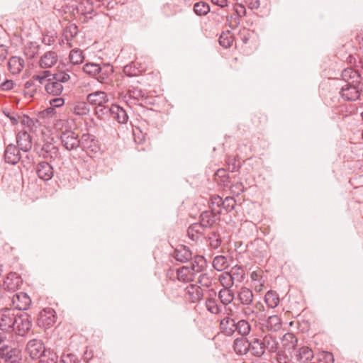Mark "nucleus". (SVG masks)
I'll list each match as a JSON object with an SVG mask.
<instances>
[{"label":"nucleus","instance_id":"nucleus-1","mask_svg":"<svg viewBox=\"0 0 363 363\" xmlns=\"http://www.w3.org/2000/svg\"><path fill=\"white\" fill-rule=\"evenodd\" d=\"M16 314L14 308H4L0 310V330L13 333Z\"/></svg>","mask_w":363,"mask_h":363},{"label":"nucleus","instance_id":"nucleus-2","mask_svg":"<svg viewBox=\"0 0 363 363\" xmlns=\"http://www.w3.org/2000/svg\"><path fill=\"white\" fill-rule=\"evenodd\" d=\"M14 320L13 332L17 335L23 336L30 330L32 325L31 318L27 313L17 312Z\"/></svg>","mask_w":363,"mask_h":363},{"label":"nucleus","instance_id":"nucleus-3","mask_svg":"<svg viewBox=\"0 0 363 363\" xmlns=\"http://www.w3.org/2000/svg\"><path fill=\"white\" fill-rule=\"evenodd\" d=\"M359 84L357 81H352L342 86L340 91L341 97L347 101H354L359 99Z\"/></svg>","mask_w":363,"mask_h":363},{"label":"nucleus","instance_id":"nucleus-4","mask_svg":"<svg viewBox=\"0 0 363 363\" xmlns=\"http://www.w3.org/2000/svg\"><path fill=\"white\" fill-rule=\"evenodd\" d=\"M56 319L55 310L51 308H46L39 313L36 323L40 328H49L54 325Z\"/></svg>","mask_w":363,"mask_h":363},{"label":"nucleus","instance_id":"nucleus-5","mask_svg":"<svg viewBox=\"0 0 363 363\" xmlns=\"http://www.w3.org/2000/svg\"><path fill=\"white\" fill-rule=\"evenodd\" d=\"M60 140L63 147L69 151L77 150L80 146V138L71 130L63 131L60 135Z\"/></svg>","mask_w":363,"mask_h":363},{"label":"nucleus","instance_id":"nucleus-6","mask_svg":"<svg viewBox=\"0 0 363 363\" xmlns=\"http://www.w3.org/2000/svg\"><path fill=\"white\" fill-rule=\"evenodd\" d=\"M37 154L39 157L52 162L56 158L60 157V152L58 147L52 143H45L38 151Z\"/></svg>","mask_w":363,"mask_h":363},{"label":"nucleus","instance_id":"nucleus-7","mask_svg":"<svg viewBox=\"0 0 363 363\" xmlns=\"http://www.w3.org/2000/svg\"><path fill=\"white\" fill-rule=\"evenodd\" d=\"M229 324H231L232 327L235 328L238 333L242 336L247 335L251 330L250 323L245 320H240L238 323H235L234 319L227 317L223 318L220 322V325L223 328Z\"/></svg>","mask_w":363,"mask_h":363},{"label":"nucleus","instance_id":"nucleus-8","mask_svg":"<svg viewBox=\"0 0 363 363\" xmlns=\"http://www.w3.org/2000/svg\"><path fill=\"white\" fill-rule=\"evenodd\" d=\"M46 349L43 342L37 339L29 340L26 347V352L33 359H37L38 357H41Z\"/></svg>","mask_w":363,"mask_h":363},{"label":"nucleus","instance_id":"nucleus-9","mask_svg":"<svg viewBox=\"0 0 363 363\" xmlns=\"http://www.w3.org/2000/svg\"><path fill=\"white\" fill-rule=\"evenodd\" d=\"M79 147L87 153H96L100 150L98 140L96 139L95 136L89 133L83 134L81 137Z\"/></svg>","mask_w":363,"mask_h":363},{"label":"nucleus","instance_id":"nucleus-10","mask_svg":"<svg viewBox=\"0 0 363 363\" xmlns=\"http://www.w3.org/2000/svg\"><path fill=\"white\" fill-rule=\"evenodd\" d=\"M245 272L242 266L236 265L233 267L230 272H225L220 277L222 282L223 279L229 278L228 285L232 286L235 281L242 282L245 279Z\"/></svg>","mask_w":363,"mask_h":363},{"label":"nucleus","instance_id":"nucleus-11","mask_svg":"<svg viewBox=\"0 0 363 363\" xmlns=\"http://www.w3.org/2000/svg\"><path fill=\"white\" fill-rule=\"evenodd\" d=\"M221 211H204L199 216V221L205 228H212L217 221H220Z\"/></svg>","mask_w":363,"mask_h":363},{"label":"nucleus","instance_id":"nucleus-12","mask_svg":"<svg viewBox=\"0 0 363 363\" xmlns=\"http://www.w3.org/2000/svg\"><path fill=\"white\" fill-rule=\"evenodd\" d=\"M35 169L38 177L43 181L50 180L54 174L53 167L47 160L38 162Z\"/></svg>","mask_w":363,"mask_h":363},{"label":"nucleus","instance_id":"nucleus-13","mask_svg":"<svg viewBox=\"0 0 363 363\" xmlns=\"http://www.w3.org/2000/svg\"><path fill=\"white\" fill-rule=\"evenodd\" d=\"M20 150H21L13 144L8 145L4 153L5 162L12 165L16 164L21 158Z\"/></svg>","mask_w":363,"mask_h":363},{"label":"nucleus","instance_id":"nucleus-14","mask_svg":"<svg viewBox=\"0 0 363 363\" xmlns=\"http://www.w3.org/2000/svg\"><path fill=\"white\" fill-rule=\"evenodd\" d=\"M23 283L21 277L16 272H10L7 274L4 281V289L8 291H15Z\"/></svg>","mask_w":363,"mask_h":363},{"label":"nucleus","instance_id":"nucleus-15","mask_svg":"<svg viewBox=\"0 0 363 363\" xmlns=\"http://www.w3.org/2000/svg\"><path fill=\"white\" fill-rule=\"evenodd\" d=\"M12 303L18 311L26 310L31 303V300L26 293L16 294L12 297Z\"/></svg>","mask_w":363,"mask_h":363},{"label":"nucleus","instance_id":"nucleus-16","mask_svg":"<svg viewBox=\"0 0 363 363\" xmlns=\"http://www.w3.org/2000/svg\"><path fill=\"white\" fill-rule=\"evenodd\" d=\"M172 256L177 261L182 263H186L192 259V252L189 247L183 245L174 249Z\"/></svg>","mask_w":363,"mask_h":363},{"label":"nucleus","instance_id":"nucleus-17","mask_svg":"<svg viewBox=\"0 0 363 363\" xmlns=\"http://www.w3.org/2000/svg\"><path fill=\"white\" fill-rule=\"evenodd\" d=\"M359 67V65H356L355 68L347 67L344 69L341 73L342 79L345 81L347 84L352 81H357L358 82H360L362 77Z\"/></svg>","mask_w":363,"mask_h":363},{"label":"nucleus","instance_id":"nucleus-18","mask_svg":"<svg viewBox=\"0 0 363 363\" xmlns=\"http://www.w3.org/2000/svg\"><path fill=\"white\" fill-rule=\"evenodd\" d=\"M17 147L22 151L27 152L32 147V138L26 131H21L16 135Z\"/></svg>","mask_w":363,"mask_h":363},{"label":"nucleus","instance_id":"nucleus-19","mask_svg":"<svg viewBox=\"0 0 363 363\" xmlns=\"http://www.w3.org/2000/svg\"><path fill=\"white\" fill-rule=\"evenodd\" d=\"M249 352L251 355L258 358H261L265 354L266 352L262 339L253 337L250 340Z\"/></svg>","mask_w":363,"mask_h":363},{"label":"nucleus","instance_id":"nucleus-20","mask_svg":"<svg viewBox=\"0 0 363 363\" xmlns=\"http://www.w3.org/2000/svg\"><path fill=\"white\" fill-rule=\"evenodd\" d=\"M185 291L192 303L199 301L203 296V289L197 284H189L185 289Z\"/></svg>","mask_w":363,"mask_h":363},{"label":"nucleus","instance_id":"nucleus-21","mask_svg":"<svg viewBox=\"0 0 363 363\" xmlns=\"http://www.w3.org/2000/svg\"><path fill=\"white\" fill-rule=\"evenodd\" d=\"M313 357V352L307 346L301 347L296 351L294 360L297 363H306Z\"/></svg>","mask_w":363,"mask_h":363},{"label":"nucleus","instance_id":"nucleus-22","mask_svg":"<svg viewBox=\"0 0 363 363\" xmlns=\"http://www.w3.org/2000/svg\"><path fill=\"white\" fill-rule=\"evenodd\" d=\"M86 100L90 104L95 105L96 106L104 104L108 101L107 94L101 91L89 94L86 96Z\"/></svg>","mask_w":363,"mask_h":363},{"label":"nucleus","instance_id":"nucleus-23","mask_svg":"<svg viewBox=\"0 0 363 363\" xmlns=\"http://www.w3.org/2000/svg\"><path fill=\"white\" fill-rule=\"evenodd\" d=\"M250 340L240 337L236 338L233 342V349L236 354L244 355L249 352Z\"/></svg>","mask_w":363,"mask_h":363},{"label":"nucleus","instance_id":"nucleus-24","mask_svg":"<svg viewBox=\"0 0 363 363\" xmlns=\"http://www.w3.org/2000/svg\"><path fill=\"white\" fill-rule=\"evenodd\" d=\"M77 12L82 14L85 18L91 19V15L94 11V1L92 0H82L77 8Z\"/></svg>","mask_w":363,"mask_h":363},{"label":"nucleus","instance_id":"nucleus-25","mask_svg":"<svg viewBox=\"0 0 363 363\" xmlns=\"http://www.w3.org/2000/svg\"><path fill=\"white\" fill-rule=\"evenodd\" d=\"M265 352L274 353L279 349V343L277 338L271 335H266L262 339Z\"/></svg>","mask_w":363,"mask_h":363},{"label":"nucleus","instance_id":"nucleus-26","mask_svg":"<svg viewBox=\"0 0 363 363\" xmlns=\"http://www.w3.org/2000/svg\"><path fill=\"white\" fill-rule=\"evenodd\" d=\"M119 123H126L128 120V116L126 111L120 106L112 104V113L111 116Z\"/></svg>","mask_w":363,"mask_h":363},{"label":"nucleus","instance_id":"nucleus-27","mask_svg":"<svg viewBox=\"0 0 363 363\" xmlns=\"http://www.w3.org/2000/svg\"><path fill=\"white\" fill-rule=\"evenodd\" d=\"M8 67L12 74H18L24 67V60L20 57L13 56L8 62Z\"/></svg>","mask_w":363,"mask_h":363},{"label":"nucleus","instance_id":"nucleus-28","mask_svg":"<svg viewBox=\"0 0 363 363\" xmlns=\"http://www.w3.org/2000/svg\"><path fill=\"white\" fill-rule=\"evenodd\" d=\"M57 61V55L53 51L45 52L40 58V66L42 68L51 67Z\"/></svg>","mask_w":363,"mask_h":363},{"label":"nucleus","instance_id":"nucleus-29","mask_svg":"<svg viewBox=\"0 0 363 363\" xmlns=\"http://www.w3.org/2000/svg\"><path fill=\"white\" fill-rule=\"evenodd\" d=\"M191 267L187 266L178 268L176 270L177 279L184 283L193 281L194 274L191 273Z\"/></svg>","mask_w":363,"mask_h":363},{"label":"nucleus","instance_id":"nucleus-30","mask_svg":"<svg viewBox=\"0 0 363 363\" xmlns=\"http://www.w3.org/2000/svg\"><path fill=\"white\" fill-rule=\"evenodd\" d=\"M45 89L48 94L59 96L63 90V86L62 84L55 82L50 78L48 79V82L45 86Z\"/></svg>","mask_w":363,"mask_h":363},{"label":"nucleus","instance_id":"nucleus-31","mask_svg":"<svg viewBox=\"0 0 363 363\" xmlns=\"http://www.w3.org/2000/svg\"><path fill=\"white\" fill-rule=\"evenodd\" d=\"M204 226L201 225V222L192 223L187 229V235L192 240H196L199 235H202L205 231Z\"/></svg>","mask_w":363,"mask_h":363},{"label":"nucleus","instance_id":"nucleus-32","mask_svg":"<svg viewBox=\"0 0 363 363\" xmlns=\"http://www.w3.org/2000/svg\"><path fill=\"white\" fill-rule=\"evenodd\" d=\"M191 269L195 272H203L207 267V261L203 256L196 255L192 258Z\"/></svg>","mask_w":363,"mask_h":363},{"label":"nucleus","instance_id":"nucleus-33","mask_svg":"<svg viewBox=\"0 0 363 363\" xmlns=\"http://www.w3.org/2000/svg\"><path fill=\"white\" fill-rule=\"evenodd\" d=\"M231 286L226 284V286L220 289L218 293V298L223 305L230 303L234 299V293L230 289Z\"/></svg>","mask_w":363,"mask_h":363},{"label":"nucleus","instance_id":"nucleus-34","mask_svg":"<svg viewBox=\"0 0 363 363\" xmlns=\"http://www.w3.org/2000/svg\"><path fill=\"white\" fill-rule=\"evenodd\" d=\"M238 299L243 305H250L253 300V293L250 289L242 287L238 292Z\"/></svg>","mask_w":363,"mask_h":363},{"label":"nucleus","instance_id":"nucleus-35","mask_svg":"<svg viewBox=\"0 0 363 363\" xmlns=\"http://www.w3.org/2000/svg\"><path fill=\"white\" fill-rule=\"evenodd\" d=\"M128 97L130 99L137 101H145L149 99V96L146 95L145 91L135 87H130L128 91Z\"/></svg>","mask_w":363,"mask_h":363},{"label":"nucleus","instance_id":"nucleus-36","mask_svg":"<svg viewBox=\"0 0 363 363\" xmlns=\"http://www.w3.org/2000/svg\"><path fill=\"white\" fill-rule=\"evenodd\" d=\"M280 299L278 294L273 290L268 291L264 296V302L270 308H274L279 303Z\"/></svg>","mask_w":363,"mask_h":363},{"label":"nucleus","instance_id":"nucleus-37","mask_svg":"<svg viewBox=\"0 0 363 363\" xmlns=\"http://www.w3.org/2000/svg\"><path fill=\"white\" fill-rule=\"evenodd\" d=\"M264 325L269 331H277L281 326V319L277 315H271L265 321Z\"/></svg>","mask_w":363,"mask_h":363},{"label":"nucleus","instance_id":"nucleus-38","mask_svg":"<svg viewBox=\"0 0 363 363\" xmlns=\"http://www.w3.org/2000/svg\"><path fill=\"white\" fill-rule=\"evenodd\" d=\"M58 357L56 353L50 348H47L38 359L39 363H55Z\"/></svg>","mask_w":363,"mask_h":363},{"label":"nucleus","instance_id":"nucleus-39","mask_svg":"<svg viewBox=\"0 0 363 363\" xmlns=\"http://www.w3.org/2000/svg\"><path fill=\"white\" fill-rule=\"evenodd\" d=\"M113 72V67L110 64H104L101 66L100 73L98 74V81L101 83H106V79Z\"/></svg>","mask_w":363,"mask_h":363},{"label":"nucleus","instance_id":"nucleus-40","mask_svg":"<svg viewBox=\"0 0 363 363\" xmlns=\"http://www.w3.org/2000/svg\"><path fill=\"white\" fill-rule=\"evenodd\" d=\"M233 40V34L230 31L227 30L220 34L219 38V44L225 48H228L232 45Z\"/></svg>","mask_w":363,"mask_h":363},{"label":"nucleus","instance_id":"nucleus-41","mask_svg":"<svg viewBox=\"0 0 363 363\" xmlns=\"http://www.w3.org/2000/svg\"><path fill=\"white\" fill-rule=\"evenodd\" d=\"M140 65L138 62H132L123 67V72L128 77L138 76L141 72Z\"/></svg>","mask_w":363,"mask_h":363},{"label":"nucleus","instance_id":"nucleus-42","mask_svg":"<svg viewBox=\"0 0 363 363\" xmlns=\"http://www.w3.org/2000/svg\"><path fill=\"white\" fill-rule=\"evenodd\" d=\"M69 59L72 64L79 65L83 62L84 56L79 49H73L70 51Z\"/></svg>","mask_w":363,"mask_h":363},{"label":"nucleus","instance_id":"nucleus-43","mask_svg":"<svg viewBox=\"0 0 363 363\" xmlns=\"http://www.w3.org/2000/svg\"><path fill=\"white\" fill-rule=\"evenodd\" d=\"M228 261L227 258L223 255L216 256L213 260V268L218 271H223V269L228 267Z\"/></svg>","mask_w":363,"mask_h":363},{"label":"nucleus","instance_id":"nucleus-44","mask_svg":"<svg viewBox=\"0 0 363 363\" xmlns=\"http://www.w3.org/2000/svg\"><path fill=\"white\" fill-rule=\"evenodd\" d=\"M194 11L197 16H206L210 11V6L204 1H199L194 4Z\"/></svg>","mask_w":363,"mask_h":363},{"label":"nucleus","instance_id":"nucleus-45","mask_svg":"<svg viewBox=\"0 0 363 363\" xmlns=\"http://www.w3.org/2000/svg\"><path fill=\"white\" fill-rule=\"evenodd\" d=\"M101 66L94 62L86 63L83 67V71L90 75L95 76L100 73Z\"/></svg>","mask_w":363,"mask_h":363},{"label":"nucleus","instance_id":"nucleus-46","mask_svg":"<svg viewBox=\"0 0 363 363\" xmlns=\"http://www.w3.org/2000/svg\"><path fill=\"white\" fill-rule=\"evenodd\" d=\"M215 179L218 183L223 184V186H228L229 183V175L225 169H219L215 174Z\"/></svg>","mask_w":363,"mask_h":363},{"label":"nucleus","instance_id":"nucleus-47","mask_svg":"<svg viewBox=\"0 0 363 363\" xmlns=\"http://www.w3.org/2000/svg\"><path fill=\"white\" fill-rule=\"evenodd\" d=\"M220 203L222 204L221 208L228 213L235 208L236 201L232 196H227L222 200Z\"/></svg>","mask_w":363,"mask_h":363},{"label":"nucleus","instance_id":"nucleus-48","mask_svg":"<svg viewBox=\"0 0 363 363\" xmlns=\"http://www.w3.org/2000/svg\"><path fill=\"white\" fill-rule=\"evenodd\" d=\"M207 310L213 314H218L221 311L220 307L217 304L216 299L208 298L206 301Z\"/></svg>","mask_w":363,"mask_h":363},{"label":"nucleus","instance_id":"nucleus-49","mask_svg":"<svg viewBox=\"0 0 363 363\" xmlns=\"http://www.w3.org/2000/svg\"><path fill=\"white\" fill-rule=\"evenodd\" d=\"M94 111H95L96 115L99 118H101L104 116H106V115L111 116L112 106L111 107H109L108 106H105L104 104H100L95 107Z\"/></svg>","mask_w":363,"mask_h":363},{"label":"nucleus","instance_id":"nucleus-50","mask_svg":"<svg viewBox=\"0 0 363 363\" xmlns=\"http://www.w3.org/2000/svg\"><path fill=\"white\" fill-rule=\"evenodd\" d=\"M283 346L289 348H294L295 346V343L297 342V339L292 333H286L282 338Z\"/></svg>","mask_w":363,"mask_h":363},{"label":"nucleus","instance_id":"nucleus-51","mask_svg":"<svg viewBox=\"0 0 363 363\" xmlns=\"http://www.w3.org/2000/svg\"><path fill=\"white\" fill-rule=\"evenodd\" d=\"M9 352L5 354H3L0 357L1 359H3L4 363H9L11 359L18 358V355L21 352V351L16 347L13 350H9Z\"/></svg>","mask_w":363,"mask_h":363},{"label":"nucleus","instance_id":"nucleus-52","mask_svg":"<svg viewBox=\"0 0 363 363\" xmlns=\"http://www.w3.org/2000/svg\"><path fill=\"white\" fill-rule=\"evenodd\" d=\"M208 239L209 245L214 249H217L221 245V238L220 235L215 231H213L210 233Z\"/></svg>","mask_w":363,"mask_h":363},{"label":"nucleus","instance_id":"nucleus-53","mask_svg":"<svg viewBox=\"0 0 363 363\" xmlns=\"http://www.w3.org/2000/svg\"><path fill=\"white\" fill-rule=\"evenodd\" d=\"M228 170L230 172H238L241 167V162L235 157H229L227 161Z\"/></svg>","mask_w":363,"mask_h":363},{"label":"nucleus","instance_id":"nucleus-54","mask_svg":"<svg viewBox=\"0 0 363 363\" xmlns=\"http://www.w3.org/2000/svg\"><path fill=\"white\" fill-rule=\"evenodd\" d=\"M222 200L223 199L218 195L212 196L209 203L210 211H218L216 209V207L221 208L222 204L220 203L222 202Z\"/></svg>","mask_w":363,"mask_h":363},{"label":"nucleus","instance_id":"nucleus-55","mask_svg":"<svg viewBox=\"0 0 363 363\" xmlns=\"http://www.w3.org/2000/svg\"><path fill=\"white\" fill-rule=\"evenodd\" d=\"M233 8L237 15V17L235 18V21L236 23H239V18L246 15L245 7L241 4H237L234 5Z\"/></svg>","mask_w":363,"mask_h":363},{"label":"nucleus","instance_id":"nucleus-56","mask_svg":"<svg viewBox=\"0 0 363 363\" xmlns=\"http://www.w3.org/2000/svg\"><path fill=\"white\" fill-rule=\"evenodd\" d=\"M69 79L70 76L65 72L55 73L52 74V80H55V82H57L60 84L67 82Z\"/></svg>","mask_w":363,"mask_h":363},{"label":"nucleus","instance_id":"nucleus-57","mask_svg":"<svg viewBox=\"0 0 363 363\" xmlns=\"http://www.w3.org/2000/svg\"><path fill=\"white\" fill-rule=\"evenodd\" d=\"M39 123L38 119L30 118L28 115L24 114L22 116L21 123L29 128L35 126V123Z\"/></svg>","mask_w":363,"mask_h":363},{"label":"nucleus","instance_id":"nucleus-58","mask_svg":"<svg viewBox=\"0 0 363 363\" xmlns=\"http://www.w3.org/2000/svg\"><path fill=\"white\" fill-rule=\"evenodd\" d=\"M89 111V108L84 103L79 104L73 108L74 113L79 116L86 115Z\"/></svg>","mask_w":363,"mask_h":363},{"label":"nucleus","instance_id":"nucleus-59","mask_svg":"<svg viewBox=\"0 0 363 363\" xmlns=\"http://www.w3.org/2000/svg\"><path fill=\"white\" fill-rule=\"evenodd\" d=\"M252 123L255 126H259L262 123H265L267 121V117L264 113L260 112L257 113L254 115V118L252 119Z\"/></svg>","mask_w":363,"mask_h":363},{"label":"nucleus","instance_id":"nucleus-60","mask_svg":"<svg viewBox=\"0 0 363 363\" xmlns=\"http://www.w3.org/2000/svg\"><path fill=\"white\" fill-rule=\"evenodd\" d=\"M61 362L62 363H79V359L74 354H63L61 356Z\"/></svg>","mask_w":363,"mask_h":363},{"label":"nucleus","instance_id":"nucleus-61","mask_svg":"<svg viewBox=\"0 0 363 363\" xmlns=\"http://www.w3.org/2000/svg\"><path fill=\"white\" fill-rule=\"evenodd\" d=\"M13 341L8 342H2L0 341V357L5 353L9 352V350H13L15 347H13Z\"/></svg>","mask_w":363,"mask_h":363},{"label":"nucleus","instance_id":"nucleus-62","mask_svg":"<svg viewBox=\"0 0 363 363\" xmlns=\"http://www.w3.org/2000/svg\"><path fill=\"white\" fill-rule=\"evenodd\" d=\"M13 81L11 79H6L1 84H0V89L2 91H9L13 88Z\"/></svg>","mask_w":363,"mask_h":363},{"label":"nucleus","instance_id":"nucleus-63","mask_svg":"<svg viewBox=\"0 0 363 363\" xmlns=\"http://www.w3.org/2000/svg\"><path fill=\"white\" fill-rule=\"evenodd\" d=\"M277 353V360L279 363H288V356L285 354L283 350H278Z\"/></svg>","mask_w":363,"mask_h":363},{"label":"nucleus","instance_id":"nucleus-64","mask_svg":"<svg viewBox=\"0 0 363 363\" xmlns=\"http://www.w3.org/2000/svg\"><path fill=\"white\" fill-rule=\"evenodd\" d=\"M50 104L54 108H60L65 104V99L62 97L54 98L50 101Z\"/></svg>","mask_w":363,"mask_h":363}]
</instances>
